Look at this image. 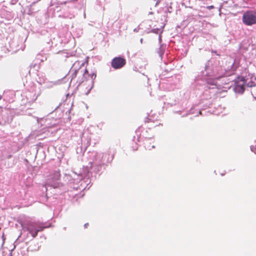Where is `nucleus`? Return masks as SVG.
<instances>
[{
	"label": "nucleus",
	"mask_w": 256,
	"mask_h": 256,
	"mask_svg": "<svg viewBox=\"0 0 256 256\" xmlns=\"http://www.w3.org/2000/svg\"><path fill=\"white\" fill-rule=\"evenodd\" d=\"M242 22L246 26H250L256 24V11L248 10L242 17Z\"/></svg>",
	"instance_id": "nucleus-1"
},
{
	"label": "nucleus",
	"mask_w": 256,
	"mask_h": 256,
	"mask_svg": "<svg viewBox=\"0 0 256 256\" xmlns=\"http://www.w3.org/2000/svg\"><path fill=\"white\" fill-rule=\"evenodd\" d=\"M110 64L114 69H120L126 65V60L123 57L116 56L112 60Z\"/></svg>",
	"instance_id": "nucleus-2"
},
{
	"label": "nucleus",
	"mask_w": 256,
	"mask_h": 256,
	"mask_svg": "<svg viewBox=\"0 0 256 256\" xmlns=\"http://www.w3.org/2000/svg\"><path fill=\"white\" fill-rule=\"evenodd\" d=\"M60 170L55 171L50 176L49 178L50 186L54 188H56L59 186L58 181L60 180Z\"/></svg>",
	"instance_id": "nucleus-3"
},
{
	"label": "nucleus",
	"mask_w": 256,
	"mask_h": 256,
	"mask_svg": "<svg viewBox=\"0 0 256 256\" xmlns=\"http://www.w3.org/2000/svg\"><path fill=\"white\" fill-rule=\"evenodd\" d=\"M36 223H30L27 228V230L31 234L33 238H35L38 235V233L40 232L42 230H36Z\"/></svg>",
	"instance_id": "nucleus-4"
},
{
	"label": "nucleus",
	"mask_w": 256,
	"mask_h": 256,
	"mask_svg": "<svg viewBox=\"0 0 256 256\" xmlns=\"http://www.w3.org/2000/svg\"><path fill=\"white\" fill-rule=\"evenodd\" d=\"M206 8L208 10H211V9H213L214 8V6H208L206 7Z\"/></svg>",
	"instance_id": "nucleus-5"
},
{
	"label": "nucleus",
	"mask_w": 256,
	"mask_h": 256,
	"mask_svg": "<svg viewBox=\"0 0 256 256\" xmlns=\"http://www.w3.org/2000/svg\"><path fill=\"white\" fill-rule=\"evenodd\" d=\"M44 228V227L38 226L36 230H42L40 231H42V230H43Z\"/></svg>",
	"instance_id": "nucleus-6"
},
{
	"label": "nucleus",
	"mask_w": 256,
	"mask_h": 256,
	"mask_svg": "<svg viewBox=\"0 0 256 256\" xmlns=\"http://www.w3.org/2000/svg\"><path fill=\"white\" fill-rule=\"evenodd\" d=\"M2 98V96H0V100H1Z\"/></svg>",
	"instance_id": "nucleus-7"
},
{
	"label": "nucleus",
	"mask_w": 256,
	"mask_h": 256,
	"mask_svg": "<svg viewBox=\"0 0 256 256\" xmlns=\"http://www.w3.org/2000/svg\"><path fill=\"white\" fill-rule=\"evenodd\" d=\"M152 148H155V146H152Z\"/></svg>",
	"instance_id": "nucleus-8"
},
{
	"label": "nucleus",
	"mask_w": 256,
	"mask_h": 256,
	"mask_svg": "<svg viewBox=\"0 0 256 256\" xmlns=\"http://www.w3.org/2000/svg\"><path fill=\"white\" fill-rule=\"evenodd\" d=\"M142 42V39L140 40V42Z\"/></svg>",
	"instance_id": "nucleus-9"
},
{
	"label": "nucleus",
	"mask_w": 256,
	"mask_h": 256,
	"mask_svg": "<svg viewBox=\"0 0 256 256\" xmlns=\"http://www.w3.org/2000/svg\"><path fill=\"white\" fill-rule=\"evenodd\" d=\"M252 150L254 152L253 148H252ZM254 152L256 153V152L254 151Z\"/></svg>",
	"instance_id": "nucleus-10"
}]
</instances>
